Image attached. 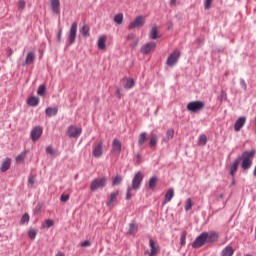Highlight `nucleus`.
I'll list each match as a JSON object with an SVG mask.
<instances>
[{"label": "nucleus", "instance_id": "f257e3e1", "mask_svg": "<svg viewBox=\"0 0 256 256\" xmlns=\"http://www.w3.org/2000/svg\"><path fill=\"white\" fill-rule=\"evenodd\" d=\"M219 240V234L215 231L202 232L192 243L193 249H199L206 243H215Z\"/></svg>", "mask_w": 256, "mask_h": 256}, {"label": "nucleus", "instance_id": "f03ea898", "mask_svg": "<svg viewBox=\"0 0 256 256\" xmlns=\"http://www.w3.org/2000/svg\"><path fill=\"white\" fill-rule=\"evenodd\" d=\"M144 178L145 176L143 175V172L139 171L135 173L132 179L131 185L127 187V192H126L127 201H129V199L133 197V191H139V189H141V185L143 184Z\"/></svg>", "mask_w": 256, "mask_h": 256}, {"label": "nucleus", "instance_id": "7ed1b4c3", "mask_svg": "<svg viewBox=\"0 0 256 256\" xmlns=\"http://www.w3.org/2000/svg\"><path fill=\"white\" fill-rule=\"evenodd\" d=\"M253 155H255V152L245 151L241 157H238V159H241L242 161V169L244 171L251 169V165H253V161H251V157H253Z\"/></svg>", "mask_w": 256, "mask_h": 256}, {"label": "nucleus", "instance_id": "20e7f679", "mask_svg": "<svg viewBox=\"0 0 256 256\" xmlns=\"http://www.w3.org/2000/svg\"><path fill=\"white\" fill-rule=\"evenodd\" d=\"M107 186V177L95 178L92 180L90 189L92 191H97V189H104Z\"/></svg>", "mask_w": 256, "mask_h": 256}, {"label": "nucleus", "instance_id": "39448f33", "mask_svg": "<svg viewBox=\"0 0 256 256\" xmlns=\"http://www.w3.org/2000/svg\"><path fill=\"white\" fill-rule=\"evenodd\" d=\"M203 109H205V102L203 101H192L187 104V110L192 111V113L203 111Z\"/></svg>", "mask_w": 256, "mask_h": 256}, {"label": "nucleus", "instance_id": "423d86ee", "mask_svg": "<svg viewBox=\"0 0 256 256\" xmlns=\"http://www.w3.org/2000/svg\"><path fill=\"white\" fill-rule=\"evenodd\" d=\"M181 57V51L175 50L172 52L167 58L166 64L168 67H175L177 63H179V58Z\"/></svg>", "mask_w": 256, "mask_h": 256}, {"label": "nucleus", "instance_id": "0eeeda50", "mask_svg": "<svg viewBox=\"0 0 256 256\" xmlns=\"http://www.w3.org/2000/svg\"><path fill=\"white\" fill-rule=\"evenodd\" d=\"M77 22H73L71 24L69 33H68V43L69 45H74L75 41H77Z\"/></svg>", "mask_w": 256, "mask_h": 256}, {"label": "nucleus", "instance_id": "6e6552de", "mask_svg": "<svg viewBox=\"0 0 256 256\" xmlns=\"http://www.w3.org/2000/svg\"><path fill=\"white\" fill-rule=\"evenodd\" d=\"M41 135H43V128L41 126H35L30 132V139L35 143L41 139Z\"/></svg>", "mask_w": 256, "mask_h": 256}, {"label": "nucleus", "instance_id": "1a4fd4ad", "mask_svg": "<svg viewBox=\"0 0 256 256\" xmlns=\"http://www.w3.org/2000/svg\"><path fill=\"white\" fill-rule=\"evenodd\" d=\"M145 25V18L143 16H137L134 21L128 25L129 31L132 29H139Z\"/></svg>", "mask_w": 256, "mask_h": 256}, {"label": "nucleus", "instance_id": "9d476101", "mask_svg": "<svg viewBox=\"0 0 256 256\" xmlns=\"http://www.w3.org/2000/svg\"><path fill=\"white\" fill-rule=\"evenodd\" d=\"M81 133H83V129L77 128V126L70 125L68 127L67 136L70 139H77V137H79V135H81Z\"/></svg>", "mask_w": 256, "mask_h": 256}, {"label": "nucleus", "instance_id": "9b49d317", "mask_svg": "<svg viewBox=\"0 0 256 256\" xmlns=\"http://www.w3.org/2000/svg\"><path fill=\"white\" fill-rule=\"evenodd\" d=\"M105 143V141L100 140L93 148L92 154L93 157H96L97 159H99V157H102L103 155V144Z\"/></svg>", "mask_w": 256, "mask_h": 256}, {"label": "nucleus", "instance_id": "f8f14e48", "mask_svg": "<svg viewBox=\"0 0 256 256\" xmlns=\"http://www.w3.org/2000/svg\"><path fill=\"white\" fill-rule=\"evenodd\" d=\"M155 47H157L155 42L146 43L141 47L140 52L142 55H149V53H151Z\"/></svg>", "mask_w": 256, "mask_h": 256}, {"label": "nucleus", "instance_id": "ddd939ff", "mask_svg": "<svg viewBox=\"0 0 256 256\" xmlns=\"http://www.w3.org/2000/svg\"><path fill=\"white\" fill-rule=\"evenodd\" d=\"M121 147H122L121 140L114 138L112 141L111 153H114V155H120Z\"/></svg>", "mask_w": 256, "mask_h": 256}, {"label": "nucleus", "instance_id": "4468645a", "mask_svg": "<svg viewBox=\"0 0 256 256\" xmlns=\"http://www.w3.org/2000/svg\"><path fill=\"white\" fill-rule=\"evenodd\" d=\"M245 123H247V117L241 116L239 119L236 120L234 124V130L236 132L241 131V129H243V127L245 126Z\"/></svg>", "mask_w": 256, "mask_h": 256}, {"label": "nucleus", "instance_id": "2eb2a0df", "mask_svg": "<svg viewBox=\"0 0 256 256\" xmlns=\"http://www.w3.org/2000/svg\"><path fill=\"white\" fill-rule=\"evenodd\" d=\"M50 5L53 13H56V15H59V13H61V2L59 0H50Z\"/></svg>", "mask_w": 256, "mask_h": 256}, {"label": "nucleus", "instance_id": "dca6fc26", "mask_svg": "<svg viewBox=\"0 0 256 256\" xmlns=\"http://www.w3.org/2000/svg\"><path fill=\"white\" fill-rule=\"evenodd\" d=\"M239 163H241V158H236L234 162L230 166V175L231 177H235L237 173V169H239Z\"/></svg>", "mask_w": 256, "mask_h": 256}, {"label": "nucleus", "instance_id": "f3484780", "mask_svg": "<svg viewBox=\"0 0 256 256\" xmlns=\"http://www.w3.org/2000/svg\"><path fill=\"white\" fill-rule=\"evenodd\" d=\"M173 197H175V190H173V188H170L164 196L163 205H167V203L171 202V199H173Z\"/></svg>", "mask_w": 256, "mask_h": 256}, {"label": "nucleus", "instance_id": "a211bd4d", "mask_svg": "<svg viewBox=\"0 0 256 256\" xmlns=\"http://www.w3.org/2000/svg\"><path fill=\"white\" fill-rule=\"evenodd\" d=\"M107 36L103 35L98 39V49H100V51H105V49H107Z\"/></svg>", "mask_w": 256, "mask_h": 256}, {"label": "nucleus", "instance_id": "6ab92c4d", "mask_svg": "<svg viewBox=\"0 0 256 256\" xmlns=\"http://www.w3.org/2000/svg\"><path fill=\"white\" fill-rule=\"evenodd\" d=\"M173 137H175V129L170 128L166 131V135L162 139V141H163V143H169V141H171V139H173Z\"/></svg>", "mask_w": 256, "mask_h": 256}, {"label": "nucleus", "instance_id": "aec40b11", "mask_svg": "<svg viewBox=\"0 0 256 256\" xmlns=\"http://www.w3.org/2000/svg\"><path fill=\"white\" fill-rule=\"evenodd\" d=\"M235 253V249H233V246L227 245L224 249L221 251V256H233Z\"/></svg>", "mask_w": 256, "mask_h": 256}, {"label": "nucleus", "instance_id": "412c9836", "mask_svg": "<svg viewBox=\"0 0 256 256\" xmlns=\"http://www.w3.org/2000/svg\"><path fill=\"white\" fill-rule=\"evenodd\" d=\"M35 61V53L34 52H29L25 58V61L23 62V67L26 65H31Z\"/></svg>", "mask_w": 256, "mask_h": 256}, {"label": "nucleus", "instance_id": "4be33fe9", "mask_svg": "<svg viewBox=\"0 0 256 256\" xmlns=\"http://www.w3.org/2000/svg\"><path fill=\"white\" fill-rule=\"evenodd\" d=\"M9 169H11V159L6 158L5 161L2 162L0 171L2 173H5L6 171H9Z\"/></svg>", "mask_w": 256, "mask_h": 256}, {"label": "nucleus", "instance_id": "5701e85b", "mask_svg": "<svg viewBox=\"0 0 256 256\" xmlns=\"http://www.w3.org/2000/svg\"><path fill=\"white\" fill-rule=\"evenodd\" d=\"M159 141V138L157 137V134L151 132L150 133V140H149V147L153 148V147H156L157 143Z\"/></svg>", "mask_w": 256, "mask_h": 256}, {"label": "nucleus", "instance_id": "b1692460", "mask_svg": "<svg viewBox=\"0 0 256 256\" xmlns=\"http://www.w3.org/2000/svg\"><path fill=\"white\" fill-rule=\"evenodd\" d=\"M27 105H29V107H37V105H39V97L31 96L28 98Z\"/></svg>", "mask_w": 256, "mask_h": 256}, {"label": "nucleus", "instance_id": "393cba45", "mask_svg": "<svg viewBox=\"0 0 256 256\" xmlns=\"http://www.w3.org/2000/svg\"><path fill=\"white\" fill-rule=\"evenodd\" d=\"M45 113H46L47 117H55V115H57V113H59V108L48 107V108H46Z\"/></svg>", "mask_w": 256, "mask_h": 256}, {"label": "nucleus", "instance_id": "a878e982", "mask_svg": "<svg viewBox=\"0 0 256 256\" xmlns=\"http://www.w3.org/2000/svg\"><path fill=\"white\" fill-rule=\"evenodd\" d=\"M138 230L139 226L137 225V223H135V221H133L132 223L129 224L128 235H135V233H137Z\"/></svg>", "mask_w": 256, "mask_h": 256}, {"label": "nucleus", "instance_id": "bb28decb", "mask_svg": "<svg viewBox=\"0 0 256 256\" xmlns=\"http://www.w3.org/2000/svg\"><path fill=\"white\" fill-rule=\"evenodd\" d=\"M146 141H147V132L140 133L138 137V147H143Z\"/></svg>", "mask_w": 256, "mask_h": 256}, {"label": "nucleus", "instance_id": "cd10ccee", "mask_svg": "<svg viewBox=\"0 0 256 256\" xmlns=\"http://www.w3.org/2000/svg\"><path fill=\"white\" fill-rule=\"evenodd\" d=\"M157 183H159V178H157V176H152L148 182L149 189H155V187H157Z\"/></svg>", "mask_w": 256, "mask_h": 256}, {"label": "nucleus", "instance_id": "c85d7f7f", "mask_svg": "<svg viewBox=\"0 0 256 256\" xmlns=\"http://www.w3.org/2000/svg\"><path fill=\"white\" fill-rule=\"evenodd\" d=\"M149 247H150L149 256L156 255L158 249H157V246L155 245V240H153V239L149 240Z\"/></svg>", "mask_w": 256, "mask_h": 256}, {"label": "nucleus", "instance_id": "c756f323", "mask_svg": "<svg viewBox=\"0 0 256 256\" xmlns=\"http://www.w3.org/2000/svg\"><path fill=\"white\" fill-rule=\"evenodd\" d=\"M118 196H119V191L112 192L109 196L108 202L106 203L107 207H111L112 203L117 199Z\"/></svg>", "mask_w": 256, "mask_h": 256}, {"label": "nucleus", "instance_id": "7c9ffc66", "mask_svg": "<svg viewBox=\"0 0 256 256\" xmlns=\"http://www.w3.org/2000/svg\"><path fill=\"white\" fill-rule=\"evenodd\" d=\"M91 29L89 28V25L84 24L82 28L80 29V33L83 35V37H89L91 35L90 33Z\"/></svg>", "mask_w": 256, "mask_h": 256}, {"label": "nucleus", "instance_id": "2f4dec72", "mask_svg": "<svg viewBox=\"0 0 256 256\" xmlns=\"http://www.w3.org/2000/svg\"><path fill=\"white\" fill-rule=\"evenodd\" d=\"M133 87H135V80L133 78L126 79L124 89H133Z\"/></svg>", "mask_w": 256, "mask_h": 256}, {"label": "nucleus", "instance_id": "473e14b6", "mask_svg": "<svg viewBox=\"0 0 256 256\" xmlns=\"http://www.w3.org/2000/svg\"><path fill=\"white\" fill-rule=\"evenodd\" d=\"M29 213H24L20 219V225H29Z\"/></svg>", "mask_w": 256, "mask_h": 256}, {"label": "nucleus", "instance_id": "72a5a7b5", "mask_svg": "<svg viewBox=\"0 0 256 256\" xmlns=\"http://www.w3.org/2000/svg\"><path fill=\"white\" fill-rule=\"evenodd\" d=\"M28 237L31 241H35V238L37 237V230H35V228H30L28 230Z\"/></svg>", "mask_w": 256, "mask_h": 256}, {"label": "nucleus", "instance_id": "f704fd0d", "mask_svg": "<svg viewBox=\"0 0 256 256\" xmlns=\"http://www.w3.org/2000/svg\"><path fill=\"white\" fill-rule=\"evenodd\" d=\"M25 157H27V150H24L21 154L16 157L17 163H23L25 161Z\"/></svg>", "mask_w": 256, "mask_h": 256}, {"label": "nucleus", "instance_id": "c9c22d12", "mask_svg": "<svg viewBox=\"0 0 256 256\" xmlns=\"http://www.w3.org/2000/svg\"><path fill=\"white\" fill-rule=\"evenodd\" d=\"M55 225V222L51 219L45 220L44 224L42 225L43 229H50V227H53Z\"/></svg>", "mask_w": 256, "mask_h": 256}, {"label": "nucleus", "instance_id": "e433bc0d", "mask_svg": "<svg viewBox=\"0 0 256 256\" xmlns=\"http://www.w3.org/2000/svg\"><path fill=\"white\" fill-rule=\"evenodd\" d=\"M114 21L117 25H123V13H118L114 16Z\"/></svg>", "mask_w": 256, "mask_h": 256}, {"label": "nucleus", "instance_id": "4c0bfd02", "mask_svg": "<svg viewBox=\"0 0 256 256\" xmlns=\"http://www.w3.org/2000/svg\"><path fill=\"white\" fill-rule=\"evenodd\" d=\"M193 207V200H191V198H188V199H186V201H185V207H184V209H185V211L187 212V211H191V208Z\"/></svg>", "mask_w": 256, "mask_h": 256}, {"label": "nucleus", "instance_id": "58836bf2", "mask_svg": "<svg viewBox=\"0 0 256 256\" xmlns=\"http://www.w3.org/2000/svg\"><path fill=\"white\" fill-rule=\"evenodd\" d=\"M123 182V177H121L120 175H117L116 177L113 178L112 180V185H121V183Z\"/></svg>", "mask_w": 256, "mask_h": 256}, {"label": "nucleus", "instance_id": "ea45409f", "mask_svg": "<svg viewBox=\"0 0 256 256\" xmlns=\"http://www.w3.org/2000/svg\"><path fill=\"white\" fill-rule=\"evenodd\" d=\"M157 35H158L157 26H153L152 30L149 34V37H150V39H157V37H158Z\"/></svg>", "mask_w": 256, "mask_h": 256}, {"label": "nucleus", "instance_id": "a19ab883", "mask_svg": "<svg viewBox=\"0 0 256 256\" xmlns=\"http://www.w3.org/2000/svg\"><path fill=\"white\" fill-rule=\"evenodd\" d=\"M199 145H207V136L205 134L199 136Z\"/></svg>", "mask_w": 256, "mask_h": 256}, {"label": "nucleus", "instance_id": "79ce46f5", "mask_svg": "<svg viewBox=\"0 0 256 256\" xmlns=\"http://www.w3.org/2000/svg\"><path fill=\"white\" fill-rule=\"evenodd\" d=\"M187 232H183L180 237V245L183 247L187 242Z\"/></svg>", "mask_w": 256, "mask_h": 256}, {"label": "nucleus", "instance_id": "37998d69", "mask_svg": "<svg viewBox=\"0 0 256 256\" xmlns=\"http://www.w3.org/2000/svg\"><path fill=\"white\" fill-rule=\"evenodd\" d=\"M46 87L45 85H40L37 90V95L43 96L45 95Z\"/></svg>", "mask_w": 256, "mask_h": 256}, {"label": "nucleus", "instance_id": "c03bdc74", "mask_svg": "<svg viewBox=\"0 0 256 256\" xmlns=\"http://www.w3.org/2000/svg\"><path fill=\"white\" fill-rule=\"evenodd\" d=\"M25 5H26L25 0H20V1L18 2V9H19L20 11H23V9H25Z\"/></svg>", "mask_w": 256, "mask_h": 256}, {"label": "nucleus", "instance_id": "a18cd8bd", "mask_svg": "<svg viewBox=\"0 0 256 256\" xmlns=\"http://www.w3.org/2000/svg\"><path fill=\"white\" fill-rule=\"evenodd\" d=\"M46 153L48 154V155H55V150L53 149V147L52 146H48V147H46Z\"/></svg>", "mask_w": 256, "mask_h": 256}, {"label": "nucleus", "instance_id": "49530a36", "mask_svg": "<svg viewBox=\"0 0 256 256\" xmlns=\"http://www.w3.org/2000/svg\"><path fill=\"white\" fill-rule=\"evenodd\" d=\"M69 200V194H62L60 197V201L62 203H67V201Z\"/></svg>", "mask_w": 256, "mask_h": 256}, {"label": "nucleus", "instance_id": "de8ad7c7", "mask_svg": "<svg viewBox=\"0 0 256 256\" xmlns=\"http://www.w3.org/2000/svg\"><path fill=\"white\" fill-rule=\"evenodd\" d=\"M211 3H213V0H206L204 3V8L211 9Z\"/></svg>", "mask_w": 256, "mask_h": 256}, {"label": "nucleus", "instance_id": "09e8293b", "mask_svg": "<svg viewBox=\"0 0 256 256\" xmlns=\"http://www.w3.org/2000/svg\"><path fill=\"white\" fill-rule=\"evenodd\" d=\"M240 86L242 89H244V91H247V82H245L244 79H240Z\"/></svg>", "mask_w": 256, "mask_h": 256}, {"label": "nucleus", "instance_id": "8fccbe9b", "mask_svg": "<svg viewBox=\"0 0 256 256\" xmlns=\"http://www.w3.org/2000/svg\"><path fill=\"white\" fill-rule=\"evenodd\" d=\"M81 247H91V241L85 240L84 242L80 243Z\"/></svg>", "mask_w": 256, "mask_h": 256}, {"label": "nucleus", "instance_id": "3c124183", "mask_svg": "<svg viewBox=\"0 0 256 256\" xmlns=\"http://www.w3.org/2000/svg\"><path fill=\"white\" fill-rule=\"evenodd\" d=\"M115 95L116 97H118V99H121L123 97V94L121 93V88H117Z\"/></svg>", "mask_w": 256, "mask_h": 256}, {"label": "nucleus", "instance_id": "603ef678", "mask_svg": "<svg viewBox=\"0 0 256 256\" xmlns=\"http://www.w3.org/2000/svg\"><path fill=\"white\" fill-rule=\"evenodd\" d=\"M28 184H29V185H35V177L30 176V177L28 178Z\"/></svg>", "mask_w": 256, "mask_h": 256}, {"label": "nucleus", "instance_id": "864d4df0", "mask_svg": "<svg viewBox=\"0 0 256 256\" xmlns=\"http://www.w3.org/2000/svg\"><path fill=\"white\" fill-rule=\"evenodd\" d=\"M34 213H41V204H37L36 207L34 208Z\"/></svg>", "mask_w": 256, "mask_h": 256}, {"label": "nucleus", "instance_id": "5fc2aeb1", "mask_svg": "<svg viewBox=\"0 0 256 256\" xmlns=\"http://www.w3.org/2000/svg\"><path fill=\"white\" fill-rule=\"evenodd\" d=\"M62 35H63V30L60 29L59 32H58V34H57V39H58L59 43H61V37H62Z\"/></svg>", "mask_w": 256, "mask_h": 256}, {"label": "nucleus", "instance_id": "6e6d98bb", "mask_svg": "<svg viewBox=\"0 0 256 256\" xmlns=\"http://www.w3.org/2000/svg\"><path fill=\"white\" fill-rule=\"evenodd\" d=\"M127 39L128 41H132V39H135V34L133 33L128 34Z\"/></svg>", "mask_w": 256, "mask_h": 256}, {"label": "nucleus", "instance_id": "4d7b16f0", "mask_svg": "<svg viewBox=\"0 0 256 256\" xmlns=\"http://www.w3.org/2000/svg\"><path fill=\"white\" fill-rule=\"evenodd\" d=\"M136 163L139 165L141 163V154H136Z\"/></svg>", "mask_w": 256, "mask_h": 256}, {"label": "nucleus", "instance_id": "13d9d810", "mask_svg": "<svg viewBox=\"0 0 256 256\" xmlns=\"http://www.w3.org/2000/svg\"><path fill=\"white\" fill-rule=\"evenodd\" d=\"M13 55V49H8V57H11Z\"/></svg>", "mask_w": 256, "mask_h": 256}, {"label": "nucleus", "instance_id": "bf43d9fd", "mask_svg": "<svg viewBox=\"0 0 256 256\" xmlns=\"http://www.w3.org/2000/svg\"><path fill=\"white\" fill-rule=\"evenodd\" d=\"M177 0H170V5H176Z\"/></svg>", "mask_w": 256, "mask_h": 256}, {"label": "nucleus", "instance_id": "052dcab7", "mask_svg": "<svg viewBox=\"0 0 256 256\" xmlns=\"http://www.w3.org/2000/svg\"><path fill=\"white\" fill-rule=\"evenodd\" d=\"M138 44H139V41H135V42L132 44V47H137Z\"/></svg>", "mask_w": 256, "mask_h": 256}, {"label": "nucleus", "instance_id": "680f3d73", "mask_svg": "<svg viewBox=\"0 0 256 256\" xmlns=\"http://www.w3.org/2000/svg\"><path fill=\"white\" fill-rule=\"evenodd\" d=\"M56 256H65V253H63V252H58V253L56 254Z\"/></svg>", "mask_w": 256, "mask_h": 256}, {"label": "nucleus", "instance_id": "e2e57ef3", "mask_svg": "<svg viewBox=\"0 0 256 256\" xmlns=\"http://www.w3.org/2000/svg\"><path fill=\"white\" fill-rule=\"evenodd\" d=\"M233 185H235V177H232L231 187H233Z\"/></svg>", "mask_w": 256, "mask_h": 256}, {"label": "nucleus", "instance_id": "0e129e2a", "mask_svg": "<svg viewBox=\"0 0 256 256\" xmlns=\"http://www.w3.org/2000/svg\"><path fill=\"white\" fill-rule=\"evenodd\" d=\"M218 197H219V199H223L225 197V194L222 193Z\"/></svg>", "mask_w": 256, "mask_h": 256}, {"label": "nucleus", "instance_id": "69168bd1", "mask_svg": "<svg viewBox=\"0 0 256 256\" xmlns=\"http://www.w3.org/2000/svg\"><path fill=\"white\" fill-rule=\"evenodd\" d=\"M222 95H224L225 97H227V94H224L223 92H222Z\"/></svg>", "mask_w": 256, "mask_h": 256}]
</instances>
